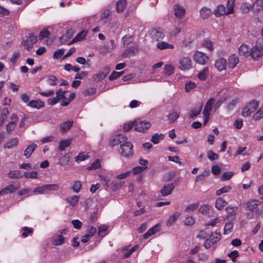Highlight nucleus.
<instances>
[{"instance_id":"f257e3e1","label":"nucleus","mask_w":263,"mask_h":263,"mask_svg":"<svg viewBox=\"0 0 263 263\" xmlns=\"http://www.w3.org/2000/svg\"><path fill=\"white\" fill-rule=\"evenodd\" d=\"M59 186L57 184H45L35 187L33 191V194H49L52 192L59 190Z\"/></svg>"},{"instance_id":"f03ea898","label":"nucleus","mask_w":263,"mask_h":263,"mask_svg":"<svg viewBox=\"0 0 263 263\" xmlns=\"http://www.w3.org/2000/svg\"><path fill=\"white\" fill-rule=\"evenodd\" d=\"M215 101L214 98H211L206 103L202 112L204 116V125H206L209 121L210 113L212 109L214 108Z\"/></svg>"},{"instance_id":"7ed1b4c3","label":"nucleus","mask_w":263,"mask_h":263,"mask_svg":"<svg viewBox=\"0 0 263 263\" xmlns=\"http://www.w3.org/2000/svg\"><path fill=\"white\" fill-rule=\"evenodd\" d=\"M121 154L125 157L132 156L134 154L133 145L130 142H125L120 145Z\"/></svg>"},{"instance_id":"20e7f679","label":"nucleus","mask_w":263,"mask_h":263,"mask_svg":"<svg viewBox=\"0 0 263 263\" xmlns=\"http://www.w3.org/2000/svg\"><path fill=\"white\" fill-rule=\"evenodd\" d=\"M259 103L257 101L253 100L250 102L245 108L242 109V115L243 117H248L254 112L258 108Z\"/></svg>"},{"instance_id":"39448f33","label":"nucleus","mask_w":263,"mask_h":263,"mask_svg":"<svg viewBox=\"0 0 263 263\" xmlns=\"http://www.w3.org/2000/svg\"><path fill=\"white\" fill-rule=\"evenodd\" d=\"M151 126V123L147 121H135V129L139 132H146Z\"/></svg>"},{"instance_id":"423d86ee","label":"nucleus","mask_w":263,"mask_h":263,"mask_svg":"<svg viewBox=\"0 0 263 263\" xmlns=\"http://www.w3.org/2000/svg\"><path fill=\"white\" fill-rule=\"evenodd\" d=\"M192 67L191 60L188 57H183L179 60V68L181 70H187Z\"/></svg>"},{"instance_id":"0eeeda50","label":"nucleus","mask_w":263,"mask_h":263,"mask_svg":"<svg viewBox=\"0 0 263 263\" xmlns=\"http://www.w3.org/2000/svg\"><path fill=\"white\" fill-rule=\"evenodd\" d=\"M19 188L20 185L17 182H13V183L10 184L8 186L3 189L0 191V196L12 193L16 190H18Z\"/></svg>"},{"instance_id":"6e6552de","label":"nucleus","mask_w":263,"mask_h":263,"mask_svg":"<svg viewBox=\"0 0 263 263\" xmlns=\"http://www.w3.org/2000/svg\"><path fill=\"white\" fill-rule=\"evenodd\" d=\"M194 59L196 63L201 65L206 64L209 60L208 55L200 51H196L194 53Z\"/></svg>"},{"instance_id":"1a4fd4ad","label":"nucleus","mask_w":263,"mask_h":263,"mask_svg":"<svg viewBox=\"0 0 263 263\" xmlns=\"http://www.w3.org/2000/svg\"><path fill=\"white\" fill-rule=\"evenodd\" d=\"M173 11L176 17L179 20L183 18L186 13L185 8L178 4H176L174 6Z\"/></svg>"},{"instance_id":"9d476101","label":"nucleus","mask_w":263,"mask_h":263,"mask_svg":"<svg viewBox=\"0 0 263 263\" xmlns=\"http://www.w3.org/2000/svg\"><path fill=\"white\" fill-rule=\"evenodd\" d=\"M260 204V202L258 200H253L250 201L246 203V208L247 210L258 213L259 211L258 206Z\"/></svg>"},{"instance_id":"9b49d317","label":"nucleus","mask_w":263,"mask_h":263,"mask_svg":"<svg viewBox=\"0 0 263 263\" xmlns=\"http://www.w3.org/2000/svg\"><path fill=\"white\" fill-rule=\"evenodd\" d=\"M127 138L122 134H118L115 136L112 139L110 140V144L114 146L122 142H126Z\"/></svg>"},{"instance_id":"f8f14e48","label":"nucleus","mask_w":263,"mask_h":263,"mask_svg":"<svg viewBox=\"0 0 263 263\" xmlns=\"http://www.w3.org/2000/svg\"><path fill=\"white\" fill-rule=\"evenodd\" d=\"M175 188L173 183L165 184L160 190V193L162 196H167L170 195Z\"/></svg>"},{"instance_id":"ddd939ff","label":"nucleus","mask_w":263,"mask_h":263,"mask_svg":"<svg viewBox=\"0 0 263 263\" xmlns=\"http://www.w3.org/2000/svg\"><path fill=\"white\" fill-rule=\"evenodd\" d=\"M37 42V37L33 35H30L24 42L25 48L29 50L31 49L33 45Z\"/></svg>"},{"instance_id":"4468645a","label":"nucleus","mask_w":263,"mask_h":263,"mask_svg":"<svg viewBox=\"0 0 263 263\" xmlns=\"http://www.w3.org/2000/svg\"><path fill=\"white\" fill-rule=\"evenodd\" d=\"M139 50L136 46H132L125 50L122 54V58H130L138 54Z\"/></svg>"},{"instance_id":"2eb2a0df","label":"nucleus","mask_w":263,"mask_h":263,"mask_svg":"<svg viewBox=\"0 0 263 263\" xmlns=\"http://www.w3.org/2000/svg\"><path fill=\"white\" fill-rule=\"evenodd\" d=\"M263 10V0H256L252 5L251 11L258 13Z\"/></svg>"},{"instance_id":"dca6fc26","label":"nucleus","mask_w":263,"mask_h":263,"mask_svg":"<svg viewBox=\"0 0 263 263\" xmlns=\"http://www.w3.org/2000/svg\"><path fill=\"white\" fill-rule=\"evenodd\" d=\"M227 61L223 58L218 59L215 63V67L219 71L224 70L227 67Z\"/></svg>"},{"instance_id":"f3484780","label":"nucleus","mask_w":263,"mask_h":263,"mask_svg":"<svg viewBox=\"0 0 263 263\" xmlns=\"http://www.w3.org/2000/svg\"><path fill=\"white\" fill-rule=\"evenodd\" d=\"M262 55V51L255 45L250 51V55L254 60H258Z\"/></svg>"},{"instance_id":"a211bd4d","label":"nucleus","mask_w":263,"mask_h":263,"mask_svg":"<svg viewBox=\"0 0 263 263\" xmlns=\"http://www.w3.org/2000/svg\"><path fill=\"white\" fill-rule=\"evenodd\" d=\"M213 13L217 17H219L224 15H228L226 11V8L223 5H218L213 11Z\"/></svg>"},{"instance_id":"6ab92c4d","label":"nucleus","mask_w":263,"mask_h":263,"mask_svg":"<svg viewBox=\"0 0 263 263\" xmlns=\"http://www.w3.org/2000/svg\"><path fill=\"white\" fill-rule=\"evenodd\" d=\"M239 58L235 54L231 55L228 60V67L230 68H234L239 63Z\"/></svg>"},{"instance_id":"aec40b11","label":"nucleus","mask_w":263,"mask_h":263,"mask_svg":"<svg viewBox=\"0 0 263 263\" xmlns=\"http://www.w3.org/2000/svg\"><path fill=\"white\" fill-rule=\"evenodd\" d=\"M237 211V207L229 206L226 208L227 217L228 218L235 219V215Z\"/></svg>"},{"instance_id":"412c9836","label":"nucleus","mask_w":263,"mask_h":263,"mask_svg":"<svg viewBox=\"0 0 263 263\" xmlns=\"http://www.w3.org/2000/svg\"><path fill=\"white\" fill-rule=\"evenodd\" d=\"M238 53L240 56L247 57L250 55V49L248 46L245 44H242L238 48Z\"/></svg>"},{"instance_id":"4be33fe9","label":"nucleus","mask_w":263,"mask_h":263,"mask_svg":"<svg viewBox=\"0 0 263 263\" xmlns=\"http://www.w3.org/2000/svg\"><path fill=\"white\" fill-rule=\"evenodd\" d=\"M44 102L41 101V100H31L29 101L28 103V105L29 107L38 109H40L41 108H42L44 106Z\"/></svg>"},{"instance_id":"5701e85b","label":"nucleus","mask_w":263,"mask_h":263,"mask_svg":"<svg viewBox=\"0 0 263 263\" xmlns=\"http://www.w3.org/2000/svg\"><path fill=\"white\" fill-rule=\"evenodd\" d=\"M37 148V145L35 144H32L28 145L24 151V156L26 158H29L32 154L34 152L35 149Z\"/></svg>"},{"instance_id":"b1692460","label":"nucleus","mask_w":263,"mask_h":263,"mask_svg":"<svg viewBox=\"0 0 263 263\" xmlns=\"http://www.w3.org/2000/svg\"><path fill=\"white\" fill-rule=\"evenodd\" d=\"M200 16L203 20L208 18L212 14V11L211 9L207 7H203L200 10Z\"/></svg>"},{"instance_id":"393cba45","label":"nucleus","mask_w":263,"mask_h":263,"mask_svg":"<svg viewBox=\"0 0 263 263\" xmlns=\"http://www.w3.org/2000/svg\"><path fill=\"white\" fill-rule=\"evenodd\" d=\"M138 248L139 246L138 245L134 246L129 250H128V247H125L122 250V252L123 254V258H125L129 257Z\"/></svg>"},{"instance_id":"a878e982","label":"nucleus","mask_w":263,"mask_h":263,"mask_svg":"<svg viewBox=\"0 0 263 263\" xmlns=\"http://www.w3.org/2000/svg\"><path fill=\"white\" fill-rule=\"evenodd\" d=\"M127 5L126 0H119L116 3V9L118 13L122 12L125 9Z\"/></svg>"},{"instance_id":"bb28decb","label":"nucleus","mask_w":263,"mask_h":263,"mask_svg":"<svg viewBox=\"0 0 263 263\" xmlns=\"http://www.w3.org/2000/svg\"><path fill=\"white\" fill-rule=\"evenodd\" d=\"M181 215L180 213L178 212H175L172 216H170L166 221V226L167 227L171 226Z\"/></svg>"},{"instance_id":"cd10ccee","label":"nucleus","mask_w":263,"mask_h":263,"mask_svg":"<svg viewBox=\"0 0 263 263\" xmlns=\"http://www.w3.org/2000/svg\"><path fill=\"white\" fill-rule=\"evenodd\" d=\"M227 204V202L222 198H218L215 201V206L218 210H221Z\"/></svg>"},{"instance_id":"c85d7f7f","label":"nucleus","mask_w":263,"mask_h":263,"mask_svg":"<svg viewBox=\"0 0 263 263\" xmlns=\"http://www.w3.org/2000/svg\"><path fill=\"white\" fill-rule=\"evenodd\" d=\"M87 33V31L85 30H83L79 32L74 38L72 39L71 42L70 43H73L75 42H79L85 39L86 34Z\"/></svg>"},{"instance_id":"c756f323","label":"nucleus","mask_w":263,"mask_h":263,"mask_svg":"<svg viewBox=\"0 0 263 263\" xmlns=\"http://www.w3.org/2000/svg\"><path fill=\"white\" fill-rule=\"evenodd\" d=\"M71 143V139L62 140L59 143V149L60 151H64L66 147H68L70 145Z\"/></svg>"},{"instance_id":"7c9ffc66","label":"nucleus","mask_w":263,"mask_h":263,"mask_svg":"<svg viewBox=\"0 0 263 263\" xmlns=\"http://www.w3.org/2000/svg\"><path fill=\"white\" fill-rule=\"evenodd\" d=\"M202 109V105L200 104L196 106L191 110L190 117L193 118L200 114Z\"/></svg>"},{"instance_id":"2f4dec72","label":"nucleus","mask_w":263,"mask_h":263,"mask_svg":"<svg viewBox=\"0 0 263 263\" xmlns=\"http://www.w3.org/2000/svg\"><path fill=\"white\" fill-rule=\"evenodd\" d=\"M101 20L105 23H109L111 21V11L109 10H105L102 14Z\"/></svg>"},{"instance_id":"473e14b6","label":"nucleus","mask_w":263,"mask_h":263,"mask_svg":"<svg viewBox=\"0 0 263 263\" xmlns=\"http://www.w3.org/2000/svg\"><path fill=\"white\" fill-rule=\"evenodd\" d=\"M157 47L160 50H164L167 49H173L174 45L170 44L165 42H158L157 44Z\"/></svg>"},{"instance_id":"72a5a7b5","label":"nucleus","mask_w":263,"mask_h":263,"mask_svg":"<svg viewBox=\"0 0 263 263\" xmlns=\"http://www.w3.org/2000/svg\"><path fill=\"white\" fill-rule=\"evenodd\" d=\"M167 119L171 122H174L179 117V114L176 110H171L167 115Z\"/></svg>"},{"instance_id":"f704fd0d","label":"nucleus","mask_w":263,"mask_h":263,"mask_svg":"<svg viewBox=\"0 0 263 263\" xmlns=\"http://www.w3.org/2000/svg\"><path fill=\"white\" fill-rule=\"evenodd\" d=\"M18 140L17 138H14L9 140L4 145L5 148H12L17 145Z\"/></svg>"},{"instance_id":"c9c22d12","label":"nucleus","mask_w":263,"mask_h":263,"mask_svg":"<svg viewBox=\"0 0 263 263\" xmlns=\"http://www.w3.org/2000/svg\"><path fill=\"white\" fill-rule=\"evenodd\" d=\"M79 200V197L77 195L67 197L66 199V201L72 206H76L78 204Z\"/></svg>"},{"instance_id":"e433bc0d","label":"nucleus","mask_w":263,"mask_h":263,"mask_svg":"<svg viewBox=\"0 0 263 263\" xmlns=\"http://www.w3.org/2000/svg\"><path fill=\"white\" fill-rule=\"evenodd\" d=\"M209 73V69L207 67L204 68L198 74V78L200 80L204 81L206 80Z\"/></svg>"},{"instance_id":"4c0bfd02","label":"nucleus","mask_w":263,"mask_h":263,"mask_svg":"<svg viewBox=\"0 0 263 263\" xmlns=\"http://www.w3.org/2000/svg\"><path fill=\"white\" fill-rule=\"evenodd\" d=\"M234 224L232 222L230 221L227 222L224 227L223 234L224 235H228L231 233L233 229Z\"/></svg>"},{"instance_id":"58836bf2","label":"nucleus","mask_w":263,"mask_h":263,"mask_svg":"<svg viewBox=\"0 0 263 263\" xmlns=\"http://www.w3.org/2000/svg\"><path fill=\"white\" fill-rule=\"evenodd\" d=\"M235 2V0H228L226 8L227 14L229 15L233 13Z\"/></svg>"},{"instance_id":"ea45409f","label":"nucleus","mask_w":263,"mask_h":263,"mask_svg":"<svg viewBox=\"0 0 263 263\" xmlns=\"http://www.w3.org/2000/svg\"><path fill=\"white\" fill-rule=\"evenodd\" d=\"M108 229V226L103 224L99 227L98 234L100 237H103L106 235V232Z\"/></svg>"},{"instance_id":"a19ab883","label":"nucleus","mask_w":263,"mask_h":263,"mask_svg":"<svg viewBox=\"0 0 263 263\" xmlns=\"http://www.w3.org/2000/svg\"><path fill=\"white\" fill-rule=\"evenodd\" d=\"M82 184L81 182L79 180H77L73 182V184L72 186V190L74 193H77L80 191V190L82 189Z\"/></svg>"},{"instance_id":"79ce46f5","label":"nucleus","mask_w":263,"mask_h":263,"mask_svg":"<svg viewBox=\"0 0 263 263\" xmlns=\"http://www.w3.org/2000/svg\"><path fill=\"white\" fill-rule=\"evenodd\" d=\"M263 118V106L256 111L252 116V119L255 121L259 120Z\"/></svg>"},{"instance_id":"37998d69","label":"nucleus","mask_w":263,"mask_h":263,"mask_svg":"<svg viewBox=\"0 0 263 263\" xmlns=\"http://www.w3.org/2000/svg\"><path fill=\"white\" fill-rule=\"evenodd\" d=\"M133 41V36L129 34L124 36L122 39V41L124 46L128 45Z\"/></svg>"},{"instance_id":"c03bdc74","label":"nucleus","mask_w":263,"mask_h":263,"mask_svg":"<svg viewBox=\"0 0 263 263\" xmlns=\"http://www.w3.org/2000/svg\"><path fill=\"white\" fill-rule=\"evenodd\" d=\"M210 209H211V206L209 204H205L201 205L199 208L198 211L199 213H200L202 214L206 215L209 213Z\"/></svg>"},{"instance_id":"a18cd8bd","label":"nucleus","mask_w":263,"mask_h":263,"mask_svg":"<svg viewBox=\"0 0 263 263\" xmlns=\"http://www.w3.org/2000/svg\"><path fill=\"white\" fill-rule=\"evenodd\" d=\"M251 6L252 5L248 3H243L240 7L241 11L242 13L246 14L249 11L250 9H251Z\"/></svg>"},{"instance_id":"49530a36","label":"nucleus","mask_w":263,"mask_h":263,"mask_svg":"<svg viewBox=\"0 0 263 263\" xmlns=\"http://www.w3.org/2000/svg\"><path fill=\"white\" fill-rule=\"evenodd\" d=\"M73 122L72 121H66L63 123L61 125V130L63 132H66L68 129H69L70 127L72 125Z\"/></svg>"},{"instance_id":"de8ad7c7","label":"nucleus","mask_w":263,"mask_h":263,"mask_svg":"<svg viewBox=\"0 0 263 263\" xmlns=\"http://www.w3.org/2000/svg\"><path fill=\"white\" fill-rule=\"evenodd\" d=\"M124 182L122 181H116L112 182V189L115 191L121 188L123 185Z\"/></svg>"},{"instance_id":"09e8293b","label":"nucleus","mask_w":263,"mask_h":263,"mask_svg":"<svg viewBox=\"0 0 263 263\" xmlns=\"http://www.w3.org/2000/svg\"><path fill=\"white\" fill-rule=\"evenodd\" d=\"M196 87V84L192 81L187 82L185 85V90L186 92H189Z\"/></svg>"},{"instance_id":"8fccbe9b","label":"nucleus","mask_w":263,"mask_h":263,"mask_svg":"<svg viewBox=\"0 0 263 263\" xmlns=\"http://www.w3.org/2000/svg\"><path fill=\"white\" fill-rule=\"evenodd\" d=\"M220 237L221 234L219 233H215L212 234L210 237V239L212 241V245H214L217 243L220 240Z\"/></svg>"},{"instance_id":"3c124183","label":"nucleus","mask_w":263,"mask_h":263,"mask_svg":"<svg viewBox=\"0 0 263 263\" xmlns=\"http://www.w3.org/2000/svg\"><path fill=\"white\" fill-rule=\"evenodd\" d=\"M164 138L163 134L159 135L158 134H155L152 138L151 141L154 144H157L159 143L160 139H163Z\"/></svg>"},{"instance_id":"603ef678","label":"nucleus","mask_w":263,"mask_h":263,"mask_svg":"<svg viewBox=\"0 0 263 263\" xmlns=\"http://www.w3.org/2000/svg\"><path fill=\"white\" fill-rule=\"evenodd\" d=\"M101 166L100 161L99 159H96V161L89 166L87 167L88 170H95L99 168Z\"/></svg>"},{"instance_id":"864d4df0","label":"nucleus","mask_w":263,"mask_h":263,"mask_svg":"<svg viewBox=\"0 0 263 263\" xmlns=\"http://www.w3.org/2000/svg\"><path fill=\"white\" fill-rule=\"evenodd\" d=\"M231 189V186L230 185L224 186L220 189L218 190L216 194L217 196H219L223 193H226L228 192Z\"/></svg>"},{"instance_id":"5fc2aeb1","label":"nucleus","mask_w":263,"mask_h":263,"mask_svg":"<svg viewBox=\"0 0 263 263\" xmlns=\"http://www.w3.org/2000/svg\"><path fill=\"white\" fill-rule=\"evenodd\" d=\"M70 157L67 154H66L60 159L59 163L61 165H65L68 163Z\"/></svg>"},{"instance_id":"6e6d98bb","label":"nucleus","mask_w":263,"mask_h":263,"mask_svg":"<svg viewBox=\"0 0 263 263\" xmlns=\"http://www.w3.org/2000/svg\"><path fill=\"white\" fill-rule=\"evenodd\" d=\"M47 82L48 84L51 86L55 85L58 83L57 78L53 75H51L48 77Z\"/></svg>"},{"instance_id":"4d7b16f0","label":"nucleus","mask_w":263,"mask_h":263,"mask_svg":"<svg viewBox=\"0 0 263 263\" xmlns=\"http://www.w3.org/2000/svg\"><path fill=\"white\" fill-rule=\"evenodd\" d=\"M87 158V155H85L83 153H81L75 157L74 161L77 163H80V162L86 160Z\"/></svg>"},{"instance_id":"13d9d810","label":"nucleus","mask_w":263,"mask_h":263,"mask_svg":"<svg viewBox=\"0 0 263 263\" xmlns=\"http://www.w3.org/2000/svg\"><path fill=\"white\" fill-rule=\"evenodd\" d=\"M64 241V238L62 235H59L57 238L53 240V244L55 246L62 245Z\"/></svg>"},{"instance_id":"bf43d9fd","label":"nucleus","mask_w":263,"mask_h":263,"mask_svg":"<svg viewBox=\"0 0 263 263\" xmlns=\"http://www.w3.org/2000/svg\"><path fill=\"white\" fill-rule=\"evenodd\" d=\"M207 157L208 159L211 161L217 160L219 158L218 155L217 154L214 153L212 151H209L207 152Z\"/></svg>"},{"instance_id":"052dcab7","label":"nucleus","mask_w":263,"mask_h":263,"mask_svg":"<svg viewBox=\"0 0 263 263\" xmlns=\"http://www.w3.org/2000/svg\"><path fill=\"white\" fill-rule=\"evenodd\" d=\"M195 222V218L193 216L187 217L184 220V224L187 226H192Z\"/></svg>"},{"instance_id":"680f3d73","label":"nucleus","mask_w":263,"mask_h":263,"mask_svg":"<svg viewBox=\"0 0 263 263\" xmlns=\"http://www.w3.org/2000/svg\"><path fill=\"white\" fill-rule=\"evenodd\" d=\"M164 70H165V73L168 76H170L173 73L174 70V67L173 65H172L171 64H167V65H165V66H164Z\"/></svg>"},{"instance_id":"e2e57ef3","label":"nucleus","mask_w":263,"mask_h":263,"mask_svg":"<svg viewBox=\"0 0 263 263\" xmlns=\"http://www.w3.org/2000/svg\"><path fill=\"white\" fill-rule=\"evenodd\" d=\"M64 53V49H59L57 50L53 53V58L56 59H59L61 58Z\"/></svg>"},{"instance_id":"0e129e2a","label":"nucleus","mask_w":263,"mask_h":263,"mask_svg":"<svg viewBox=\"0 0 263 263\" xmlns=\"http://www.w3.org/2000/svg\"><path fill=\"white\" fill-rule=\"evenodd\" d=\"M37 173L35 171L31 172H25L24 176L26 178H37Z\"/></svg>"},{"instance_id":"69168bd1","label":"nucleus","mask_w":263,"mask_h":263,"mask_svg":"<svg viewBox=\"0 0 263 263\" xmlns=\"http://www.w3.org/2000/svg\"><path fill=\"white\" fill-rule=\"evenodd\" d=\"M123 73H124L123 71H121V72L114 71L112 72V73L109 77V80H114L116 79L117 78L121 76Z\"/></svg>"},{"instance_id":"338daca9","label":"nucleus","mask_w":263,"mask_h":263,"mask_svg":"<svg viewBox=\"0 0 263 263\" xmlns=\"http://www.w3.org/2000/svg\"><path fill=\"white\" fill-rule=\"evenodd\" d=\"M66 92V91H63L62 89H60L56 91V96L59 100L61 99H64Z\"/></svg>"},{"instance_id":"774afa93","label":"nucleus","mask_w":263,"mask_h":263,"mask_svg":"<svg viewBox=\"0 0 263 263\" xmlns=\"http://www.w3.org/2000/svg\"><path fill=\"white\" fill-rule=\"evenodd\" d=\"M105 78V76L103 74V73L100 71L98 73L96 74L93 76V79L96 81H100L104 79Z\"/></svg>"}]
</instances>
